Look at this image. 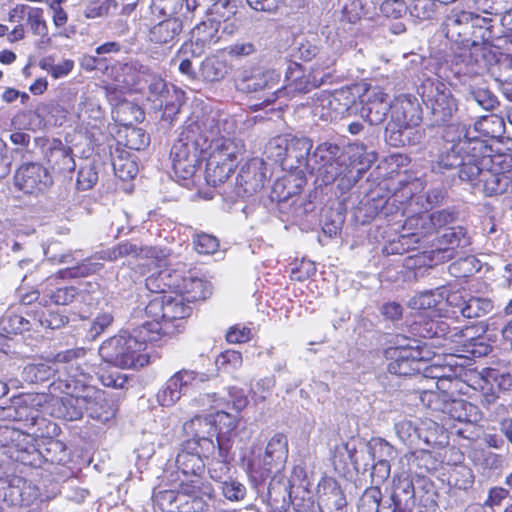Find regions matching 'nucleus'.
I'll return each instance as SVG.
<instances>
[{
	"instance_id": "1",
	"label": "nucleus",
	"mask_w": 512,
	"mask_h": 512,
	"mask_svg": "<svg viewBox=\"0 0 512 512\" xmlns=\"http://www.w3.org/2000/svg\"><path fill=\"white\" fill-rule=\"evenodd\" d=\"M456 219L457 214L454 211L445 209L409 216L402 226L403 233L391 241L385 250L391 254L403 255L412 248L411 244L423 241L429 244L437 260L449 261L457 255L458 249L470 244L465 228L449 227Z\"/></svg>"
},
{
	"instance_id": "2",
	"label": "nucleus",
	"mask_w": 512,
	"mask_h": 512,
	"mask_svg": "<svg viewBox=\"0 0 512 512\" xmlns=\"http://www.w3.org/2000/svg\"><path fill=\"white\" fill-rule=\"evenodd\" d=\"M208 148V138L197 121L185 124L174 140L169 157L175 176L182 180L192 179L202 165Z\"/></svg>"
},
{
	"instance_id": "3",
	"label": "nucleus",
	"mask_w": 512,
	"mask_h": 512,
	"mask_svg": "<svg viewBox=\"0 0 512 512\" xmlns=\"http://www.w3.org/2000/svg\"><path fill=\"white\" fill-rule=\"evenodd\" d=\"M355 97L359 98L362 115L371 125H379L386 119L389 94L380 85L365 80L335 91L329 106L343 113L355 103Z\"/></svg>"
},
{
	"instance_id": "4",
	"label": "nucleus",
	"mask_w": 512,
	"mask_h": 512,
	"mask_svg": "<svg viewBox=\"0 0 512 512\" xmlns=\"http://www.w3.org/2000/svg\"><path fill=\"white\" fill-rule=\"evenodd\" d=\"M206 158L205 180L217 187L224 184L235 172L239 158L245 152L243 141L220 136L211 141Z\"/></svg>"
},
{
	"instance_id": "5",
	"label": "nucleus",
	"mask_w": 512,
	"mask_h": 512,
	"mask_svg": "<svg viewBox=\"0 0 512 512\" xmlns=\"http://www.w3.org/2000/svg\"><path fill=\"white\" fill-rule=\"evenodd\" d=\"M281 74L275 69L249 67L240 70L234 78L237 91L263 99L261 104L253 105V110L262 109L273 104L282 96L284 89H279Z\"/></svg>"
},
{
	"instance_id": "6",
	"label": "nucleus",
	"mask_w": 512,
	"mask_h": 512,
	"mask_svg": "<svg viewBox=\"0 0 512 512\" xmlns=\"http://www.w3.org/2000/svg\"><path fill=\"white\" fill-rule=\"evenodd\" d=\"M312 148L313 141L305 136L286 134L270 142V149L273 150L271 156L280 163L283 170L295 174L301 181L305 180Z\"/></svg>"
},
{
	"instance_id": "7",
	"label": "nucleus",
	"mask_w": 512,
	"mask_h": 512,
	"mask_svg": "<svg viewBox=\"0 0 512 512\" xmlns=\"http://www.w3.org/2000/svg\"><path fill=\"white\" fill-rule=\"evenodd\" d=\"M389 111L390 120L386 127L389 141L394 146H403L404 131L413 129L422 122V108L414 95L400 94L390 102Z\"/></svg>"
},
{
	"instance_id": "8",
	"label": "nucleus",
	"mask_w": 512,
	"mask_h": 512,
	"mask_svg": "<svg viewBox=\"0 0 512 512\" xmlns=\"http://www.w3.org/2000/svg\"><path fill=\"white\" fill-rule=\"evenodd\" d=\"M101 359L121 369H135L149 363V356L142 352V343L132 336H113L99 347Z\"/></svg>"
},
{
	"instance_id": "9",
	"label": "nucleus",
	"mask_w": 512,
	"mask_h": 512,
	"mask_svg": "<svg viewBox=\"0 0 512 512\" xmlns=\"http://www.w3.org/2000/svg\"><path fill=\"white\" fill-rule=\"evenodd\" d=\"M507 155L492 154L482 156L484 167L479 182H475V190L486 196H497L512 193V168L506 162Z\"/></svg>"
},
{
	"instance_id": "10",
	"label": "nucleus",
	"mask_w": 512,
	"mask_h": 512,
	"mask_svg": "<svg viewBox=\"0 0 512 512\" xmlns=\"http://www.w3.org/2000/svg\"><path fill=\"white\" fill-rule=\"evenodd\" d=\"M418 92L438 125L447 124L458 111L457 100L450 88L439 79L423 80Z\"/></svg>"
},
{
	"instance_id": "11",
	"label": "nucleus",
	"mask_w": 512,
	"mask_h": 512,
	"mask_svg": "<svg viewBox=\"0 0 512 512\" xmlns=\"http://www.w3.org/2000/svg\"><path fill=\"white\" fill-rule=\"evenodd\" d=\"M226 2H215L210 8V17L197 24L190 33L189 41L181 45V52H192L202 55L206 49L220 41L219 29L222 20H228L221 9L225 8Z\"/></svg>"
},
{
	"instance_id": "12",
	"label": "nucleus",
	"mask_w": 512,
	"mask_h": 512,
	"mask_svg": "<svg viewBox=\"0 0 512 512\" xmlns=\"http://www.w3.org/2000/svg\"><path fill=\"white\" fill-rule=\"evenodd\" d=\"M334 63V60H332L323 69H320L319 64H315L310 69H306V67L300 63L290 61L285 72V84L279 87V89H284L282 96L288 94L289 91L308 93L319 88L332 76V73L326 70L331 68Z\"/></svg>"
},
{
	"instance_id": "13",
	"label": "nucleus",
	"mask_w": 512,
	"mask_h": 512,
	"mask_svg": "<svg viewBox=\"0 0 512 512\" xmlns=\"http://www.w3.org/2000/svg\"><path fill=\"white\" fill-rule=\"evenodd\" d=\"M33 438L29 435L28 441H22V445L10 451L9 457L24 466L38 468L44 462L51 464H63L68 457V449L66 445L57 439H49L47 442V454L42 452L32 443Z\"/></svg>"
},
{
	"instance_id": "14",
	"label": "nucleus",
	"mask_w": 512,
	"mask_h": 512,
	"mask_svg": "<svg viewBox=\"0 0 512 512\" xmlns=\"http://www.w3.org/2000/svg\"><path fill=\"white\" fill-rule=\"evenodd\" d=\"M390 374L407 377L419 374L426 362L420 346H391L384 350Z\"/></svg>"
},
{
	"instance_id": "15",
	"label": "nucleus",
	"mask_w": 512,
	"mask_h": 512,
	"mask_svg": "<svg viewBox=\"0 0 512 512\" xmlns=\"http://www.w3.org/2000/svg\"><path fill=\"white\" fill-rule=\"evenodd\" d=\"M14 185L28 195H39L49 190L53 178L48 168L40 162H24L16 169Z\"/></svg>"
},
{
	"instance_id": "16",
	"label": "nucleus",
	"mask_w": 512,
	"mask_h": 512,
	"mask_svg": "<svg viewBox=\"0 0 512 512\" xmlns=\"http://www.w3.org/2000/svg\"><path fill=\"white\" fill-rule=\"evenodd\" d=\"M148 317L163 319L170 324L188 318L192 314V307L183 296L177 294L157 295L149 300L145 307Z\"/></svg>"
},
{
	"instance_id": "17",
	"label": "nucleus",
	"mask_w": 512,
	"mask_h": 512,
	"mask_svg": "<svg viewBox=\"0 0 512 512\" xmlns=\"http://www.w3.org/2000/svg\"><path fill=\"white\" fill-rule=\"evenodd\" d=\"M485 329L482 325H467L463 328H453L451 343L455 350L465 354L466 357L478 358L486 356L492 350L485 340Z\"/></svg>"
},
{
	"instance_id": "18",
	"label": "nucleus",
	"mask_w": 512,
	"mask_h": 512,
	"mask_svg": "<svg viewBox=\"0 0 512 512\" xmlns=\"http://www.w3.org/2000/svg\"><path fill=\"white\" fill-rule=\"evenodd\" d=\"M215 452L216 445L209 441H203L202 445L183 441L176 456V467L179 472H206V461Z\"/></svg>"
},
{
	"instance_id": "19",
	"label": "nucleus",
	"mask_w": 512,
	"mask_h": 512,
	"mask_svg": "<svg viewBox=\"0 0 512 512\" xmlns=\"http://www.w3.org/2000/svg\"><path fill=\"white\" fill-rule=\"evenodd\" d=\"M82 398L86 401L85 410L92 419L106 423L115 418L118 411V403L104 390L92 385L83 384Z\"/></svg>"
},
{
	"instance_id": "20",
	"label": "nucleus",
	"mask_w": 512,
	"mask_h": 512,
	"mask_svg": "<svg viewBox=\"0 0 512 512\" xmlns=\"http://www.w3.org/2000/svg\"><path fill=\"white\" fill-rule=\"evenodd\" d=\"M43 157L53 173L72 177L76 167L73 149L64 144L61 139L47 140L43 148Z\"/></svg>"
},
{
	"instance_id": "21",
	"label": "nucleus",
	"mask_w": 512,
	"mask_h": 512,
	"mask_svg": "<svg viewBox=\"0 0 512 512\" xmlns=\"http://www.w3.org/2000/svg\"><path fill=\"white\" fill-rule=\"evenodd\" d=\"M26 16V26L33 36L39 37L41 43L49 44V26L45 17V11L39 6H29L27 4H16L8 12V21L15 22Z\"/></svg>"
},
{
	"instance_id": "22",
	"label": "nucleus",
	"mask_w": 512,
	"mask_h": 512,
	"mask_svg": "<svg viewBox=\"0 0 512 512\" xmlns=\"http://www.w3.org/2000/svg\"><path fill=\"white\" fill-rule=\"evenodd\" d=\"M321 512H347V499L340 483L333 477L323 476L317 485Z\"/></svg>"
},
{
	"instance_id": "23",
	"label": "nucleus",
	"mask_w": 512,
	"mask_h": 512,
	"mask_svg": "<svg viewBox=\"0 0 512 512\" xmlns=\"http://www.w3.org/2000/svg\"><path fill=\"white\" fill-rule=\"evenodd\" d=\"M182 478L180 479L178 489L165 490L160 492L163 499L168 500L170 503L180 501L183 495L201 493L206 496H212L214 489L213 485L206 479L205 472H180Z\"/></svg>"
},
{
	"instance_id": "24",
	"label": "nucleus",
	"mask_w": 512,
	"mask_h": 512,
	"mask_svg": "<svg viewBox=\"0 0 512 512\" xmlns=\"http://www.w3.org/2000/svg\"><path fill=\"white\" fill-rule=\"evenodd\" d=\"M481 146L482 141L477 138L459 139L452 143L449 148L439 153L437 159L432 163V171L444 173L457 168L462 163L463 154L470 152V150H477Z\"/></svg>"
},
{
	"instance_id": "25",
	"label": "nucleus",
	"mask_w": 512,
	"mask_h": 512,
	"mask_svg": "<svg viewBox=\"0 0 512 512\" xmlns=\"http://www.w3.org/2000/svg\"><path fill=\"white\" fill-rule=\"evenodd\" d=\"M197 373L193 370L181 369L170 376L156 394L157 402L162 407L175 405L182 396L183 389L196 380Z\"/></svg>"
},
{
	"instance_id": "26",
	"label": "nucleus",
	"mask_w": 512,
	"mask_h": 512,
	"mask_svg": "<svg viewBox=\"0 0 512 512\" xmlns=\"http://www.w3.org/2000/svg\"><path fill=\"white\" fill-rule=\"evenodd\" d=\"M212 284L204 277L198 276L187 265L182 263V278L177 290L178 296H183L190 304L205 301L212 295Z\"/></svg>"
},
{
	"instance_id": "27",
	"label": "nucleus",
	"mask_w": 512,
	"mask_h": 512,
	"mask_svg": "<svg viewBox=\"0 0 512 512\" xmlns=\"http://www.w3.org/2000/svg\"><path fill=\"white\" fill-rule=\"evenodd\" d=\"M211 417L212 428L216 433L215 444L220 446L222 451H226L227 447H232L233 439L238 435L243 417L222 409L211 413Z\"/></svg>"
},
{
	"instance_id": "28",
	"label": "nucleus",
	"mask_w": 512,
	"mask_h": 512,
	"mask_svg": "<svg viewBox=\"0 0 512 512\" xmlns=\"http://www.w3.org/2000/svg\"><path fill=\"white\" fill-rule=\"evenodd\" d=\"M411 332L420 338L432 339L443 338L451 342V329L446 321L441 319L440 315L417 313L416 318L410 325Z\"/></svg>"
},
{
	"instance_id": "29",
	"label": "nucleus",
	"mask_w": 512,
	"mask_h": 512,
	"mask_svg": "<svg viewBox=\"0 0 512 512\" xmlns=\"http://www.w3.org/2000/svg\"><path fill=\"white\" fill-rule=\"evenodd\" d=\"M421 400L431 410L441 411L453 420L458 422L471 421L467 413V408H472V405L462 399H442L440 402V395L438 392H423Z\"/></svg>"
},
{
	"instance_id": "30",
	"label": "nucleus",
	"mask_w": 512,
	"mask_h": 512,
	"mask_svg": "<svg viewBox=\"0 0 512 512\" xmlns=\"http://www.w3.org/2000/svg\"><path fill=\"white\" fill-rule=\"evenodd\" d=\"M182 278V263L175 267L168 265L156 273H152L145 279V286L151 292L158 295L177 294Z\"/></svg>"
},
{
	"instance_id": "31",
	"label": "nucleus",
	"mask_w": 512,
	"mask_h": 512,
	"mask_svg": "<svg viewBox=\"0 0 512 512\" xmlns=\"http://www.w3.org/2000/svg\"><path fill=\"white\" fill-rule=\"evenodd\" d=\"M82 396L83 384L81 387H77V385H75L73 393H67L66 395L54 400L51 415L66 421L81 419L86 407V401H84Z\"/></svg>"
},
{
	"instance_id": "32",
	"label": "nucleus",
	"mask_w": 512,
	"mask_h": 512,
	"mask_svg": "<svg viewBox=\"0 0 512 512\" xmlns=\"http://www.w3.org/2000/svg\"><path fill=\"white\" fill-rule=\"evenodd\" d=\"M482 141V146L479 149L470 150V152H466L463 154L462 163L459 167V178L462 181L468 182L472 188L475 190V182H479L480 174L484 169L482 165V156L483 155H492V148L486 145L484 140Z\"/></svg>"
},
{
	"instance_id": "33",
	"label": "nucleus",
	"mask_w": 512,
	"mask_h": 512,
	"mask_svg": "<svg viewBox=\"0 0 512 512\" xmlns=\"http://www.w3.org/2000/svg\"><path fill=\"white\" fill-rule=\"evenodd\" d=\"M114 138L117 149L142 151L150 144V135L144 129L129 124L118 127Z\"/></svg>"
},
{
	"instance_id": "34",
	"label": "nucleus",
	"mask_w": 512,
	"mask_h": 512,
	"mask_svg": "<svg viewBox=\"0 0 512 512\" xmlns=\"http://www.w3.org/2000/svg\"><path fill=\"white\" fill-rule=\"evenodd\" d=\"M469 390L472 397H478V402L483 408L489 409L499 399V393L495 390L491 380L484 375V369L480 372L471 371L468 373Z\"/></svg>"
},
{
	"instance_id": "35",
	"label": "nucleus",
	"mask_w": 512,
	"mask_h": 512,
	"mask_svg": "<svg viewBox=\"0 0 512 512\" xmlns=\"http://www.w3.org/2000/svg\"><path fill=\"white\" fill-rule=\"evenodd\" d=\"M150 320L145 321L138 330V336L142 343H153L161 340L164 337L172 336L180 332L179 324H170L155 317H150Z\"/></svg>"
},
{
	"instance_id": "36",
	"label": "nucleus",
	"mask_w": 512,
	"mask_h": 512,
	"mask_svg": "<svg viewBox=\"0 0 512 512\" xmlns=\"http://www.w3.org/2000/svg\"><path fill=\"white\" fill-rule=\"evenodd\" d=\"M414 484L408 476L395 475L392 480V491L390 495V508L391 511L397 510V507L401 509H412L409 505L408 500L413 503L414 499Z\"/></svg>"
},
{
	"instance_id": "37",
	"label": "nucleus",
	"mask_w": 512,
	"mask_h": 512,
	"mask_svg": "<svg viewBox=\"0 0 512 512\" xmlns=\"http://www.w3.org/2000/svg\"><path fill=\"white\" fill-rule=\"evenodd\" d=\"M182 28L179 18H166L149 29L148 39L156 45L171 44L181 33Z\"/></svg>"
},
{
	"instance_id": "38",
	"label": "nucleus",
	"mask_w": 512,
	"mask_h": 512,
	"mask_svg": "<svg viewBox=\"0 0 512 512\" xmlns=\"http://www.w3.org/2000/svg\"><path fill=\"white\" fill-rule=\"evenodd\" d=\"M211 414L195 415L183 424V430L188 438L185 441H194L201 444L203 441H209L212 445H216L215 441L208 436L212 428Z\"/></svg>"
},
{
	"instance_id": "39",
	"label": "nucleus",
	"mask_w": 512,
	"mask_h": 512,
	"mask_svg": "<svg viewBox=\"0 0 512 512\" xmlns=\"http://www.w3.org/2000/svg\"><path fill=\"white\" fill-rule=\"evenodd\" d=\"M411 249L407 252H414L404 258L403 266L409 270H419L424 267H432L440 260H437L436 254L431 252L429 244L421 241L419 243L411 244ZM404 252L403 254H405Z\"/></svg>"
},
{
	"instance_id": "40",
	"label": "nucleus",
	"mask_w": 512,
	"mask_h": 512,
	"mask_svg": "<svg viewBox=\"0 0 512 512\" xmlns=\"http://www.w3.org/2000/svg\"><path fill=\"white\" fill-rule=\"evenodd\" d=\"M230 70L226 58L222 54H212L204 58L199 67V75L204 81L222 80Z\"/></svg>"
},
{
	"instance_id": "41",
	"label": "nucleus",
	"mask_w": 512,
	"mask_h": 512,
	"mask_svg": "<svg viewBox=\"0 0 512 512\" xmlns=\"http://www.w3.org/2000/svg\"><path fill=\"white\" fill-rule=\"evenodd\" d=\"M197 0H152L154 12L166 18L192 13L197 8Z\"/></svg>"
},
{
	"instance_id": "42",
	"label": "nucleus",
	"mask_w": 512,
	"mask_h": 512,
	"mask_svg": "<svg viewBox=\"0 0 512 512\" xmlns=\"http://www.w3.org/2000/svg\"><path fill=\"white\" fill-rule=\"evenodd\" d=\"M436 388V392L440 395V402L442 399L458 398L462 395H467L469 398H472L469 392L468 374H466L465 380L456 376L440 377L436 382Z\"/></svg>"
},
{
	"instance_id": "43",
	"label": "nucleus",
	"mask_w": 512,
	"mask_h": 512,
	"mask_svg": "<svg viewBox=\"0 0 512 512\" xmlns=\"http://www.w3.org/2000/svg\"><path fill=\"white\" fill-rule=\"evenodd\" d=\"M185 100V92L174 85H170V89L157 101V106L162 110L163 118L173 120L180 112Z\"/></svg>"
},
{
	"instance_id": "44",
	"label": "nucleus",
	"mask_w": 512,
	"mask_h": 512,
	"mask_svg": "<svg viewBox=\"0 0 512 512\" xmlns=\"http://www.w3.org/2000/svg\"><path fill=\"white\" fill-rule=\"evenodd\" d=\"M357 448L349 442H342L334 447L331 462L334 470L339 474L345 475L349 472L350 466L358 464L356 458Z\"/></svg>"
},
{
	"instance_id": "45",
	"label": "nucleus",
	"mask_w": 512,
	"mask_h": 512,
	"mask_svg": "<svg viewBox=\"0 0 512 512\" xmlns=\"http://www.w3.org/2000/svg\"><path fill=\"white\" fill-rule=\"evenodd\" d=\"M111 157L114 173L120 180L128 181L137 175L138 167L129 151L115 148Z\"/></svg>"
},
{
	"instance_id": "46",
	"label": "nucleus",
	"mask_w": 512,
	"mask_h": 512,
	"mask_svg": "<svg viewBox=\"0 0 512 512\" xmlns=\"http://www.w3.org/2000/svg\"><path fill=\"white\" fill-rule=\"evenodd\" d=\"M263 457L281 470L288 457V441L284 434H275L267 443Z\"/></svg>"
},
{
	"instance_id": "47",
	"label": "nucleus",
	"mask_w": 512,
	"mask_h": 512,
	"mask_svg": "<svg viewBox=\"0 0 512 512\" xmlns=\"http://www.w3.org/2000/svg\"><path fill=\"white\" fill-rule=\"evenodd\" d=\"M86 355V350L84 348H72L65 351L58 352L54 361L56 363L68 364L69 371L68 374L71 377V381L78 383L80 380L77 377L82 376L83 380L86 379V374L80 367L79 360L83 359Z\"/></svg>"
},
{
	"instance_id": "48",
	"label": "nucleus",
	"mask_w": 512,
	"mask_h": 512,
	"mask_svg": "<svg viewBox=\"0 0 512 512\" xmlns=\"http://www.w3.org/2000/svg\"><path fill=\"white\" fill-rule=\"evenodd\" d=\"M231 449L227 447L222 451L220 446L216 445V452L207 460L208 473L214 481H222L230 472Z\"/></svg>"
},
{
	"instance_id": "49",
	"label": "nucleus",
	"mask_w": 512,
	"mask_h": 512,
	"mask_svg": "<svg viewBox=\"0 0 512 512\" xmlns=\"http://www.w3.org/2000/svg\"><path fill=\"white\" fill-rule=\"evenodd\" d=\"M474 129L480 136L496 139L500 138L505 130V123L502 117L496 114H489L480 117L474 124Z\"/></svg>"
},
{
	"instance_id": "50",
	"label": "nucleus",
	"mask_w": 512,
	"mask_h": 512,
	"mask_svg": "<svg viewBox=\"0 0 512 512\" xmlns=\"http://www.w3.org/2000/svg\"><path fill=\"white\" fill-rule=\"evenodd\" d=\"M442 298L433 291L421 292L414 296L411 300L413 308L417 309V313L440 315L443 310Z\"/></svg>"
},
{
	"instance_id": "51",
	"label": "nucleus",
	"mask_w": 512,
	"mask_h": 512,
	"mask_svg": "<svg viewBox=\"0 0 512 512\" xmlns=\"http://www.w3.org/2000/svg\"><path fill=\"white\" fill-rule=\"evenodd\" d=\"M188 497L184 502H179L176 505L178 512H207L211 504L217 500L215 489L212 491V496H206L201 493L187 494Z\"/></svg>"
},
{
	"instance_id": "52",
	"label": "nucleus",
	"mask_w": 512,
	"mask_h": 512,
	"mask_svg": "<svg viewBox=\"0 0 512 512\" xmlns=\"http://www.w3.org/2000/svg\"><path fill=\"white\" fill-rule=\"evenodd\" d=\"M278 471L280 470L274 467L272 463H268L263 456L253 457L248 463L249 476L256 484L264 483L273 472Z\"/></svg>"
},
{
	"instance_id": "53",
	"label": "nucleus",
	"mask_w": 512,
	"mask_h": 512,
	"mask_svg": "<svg viewBox=\"0 0 512 512\" xmlns=\"http://www.w3.org/2000/svg\"><path fill=\"white\" fill-rule=\"evenodd\" d=\"M75 63L72 59H64L55 64L52 55L45 56L39 60V67L49 73L52 78L60 79L68 76L74 69Z\"/></svg>"
},
{
	"instance_id": "54",
	"label": "nucleus",
	"mask_w": 512,
	"mask_h": 512,
	"mask_svg": "<svg viewBox=\"0 0 512 512\" xmlns=\"http://www.w3.org/2000/svg\"><path fill=\"white\" fill-rule=\"evenodd\" d=\"M480 16L478 14H475L473 12L469 11H455L453 10L451 14H449L444 22V27L446 30V37L453 38L454 35H461V32L456 30L457 27L462 25H467L474 20H479Z\"/></svg>"
},
{
	"instance_id": "55",
	"label": "nucleus",
	"mask_w": 512,
	"mask_h": 512,
	"mask_svg": "<svg viewBox=\"0 0 512 512\" xmlns=\"http://www.w3.org/2000/svg\"><path fill=\"white\" fill-rule=\"evenodd\" d=\"M29 440V434L22 430L7 424L0 425V446L7 448V453L14 451L15 448L22 445V441Z\"/></svg>"
},
{
	"instance_id": "56",
	"label": "nucleus",
	"mask_w": 512,
	"mask_h": 512,
	"mask_svg": "<svg viewBox=\"0 0 512 512\" xmlns=\"http://www.w3.org/2000/svg\"><path fill=\"white\" fill-rule=\"evenodd\" d=\"M96 375L103 386L113 389L125 388L129 380L126 374L120 373L108 365L100 366Z\"/></svg>"
},
{
	"instance_id": "57",
	"label": "nucleus",
	"mask_w": 512,
	"mask_h": 512,
	"mask_svg": "<svg viewBox=\"0 0 512 512\" xmlns=\"http://www.w3.org/2000/svg\"><path fill=\"white\" fill-rule=\"evenodd\" d=\"M493 309V303L489 299L480 297H470L463 307V316L465 318H478L486 315Z\"/></svg>"
},
{
	"instance_id": "58",
	"label": "nucleus",
	"mask_w": 512,
	"mask_h": 512,
	"mask_svg": "<svg viewBox=\"0 0 512 512\" xmlns=\"http://www.w3.org/2000/svg\"><path fill=\"white\" fill-rule=\"evenodd\" d=\"M338 153L339 146L329 142L320 143L314 151L315 157L318 158L317 162L319 163L320 168L324 169H327L336 163Z\"/></svg>"
},
{
	"instance_id": "59",
	"label": "nucleus",
	"mask_w": 512,
	"mask_h": 512,
	"mask_svg": "<svg viewBox=\"0 0 512 512\" xmlns=\"http://www.w3.org/2000/svg\"><path fill=\"white\" fill-rule=\"evenodd\" d=\"M382 498L383 495L379 486H369L362 494L358 509H362L363 512H380L379 507Z\"/></svg>"
},
{
	"instance_id": "60",
	"label": "nucleus",
	"mask_w": 512,
	"mask_h": 512,
	"mask_svg": "<svg viewBox=\"0 0 512 512\" xmlns=\"http://www.w3.org/2000/svg\"><path fill=\"white\" fill-rule=\"evenodd\" d=\"M316 273V265L308 259L296 260L290 272L292 281L304 282Z\"/></svg>"
},
{
	"instance_id": "61",
	"label": "nucleus",
	"mask_w": 512,
	"mask_h": 512,
	"mask_svg": "<svg viewBox=\"0 0 512 512\" xmlns=\"http://www.w3.org/2000/svg\"><path fill=\"white\" fill-rule=\"evenodd\" d=\"M193 246L199 254H214L219 248V240L211 234L201 232L194 236Z\"/></svg>"
},
{
	"instance_id": "62",
	"label": "nucleus",
	"mask_w": 512,
	"mask_h": 512,
	"mask_svg": "<svg viewBox=\"0 0 512 512\" xmlns=\"http://www.w3.org/2000/svg\"><path fill=\"white\" fill-rule=\"evenodd\" d=\"M95 272V267L90 262H81L72 267H68L65 269H60L57 271L56 276L61 279H72V278H80L91 275Z\"/></svg>"
},
{
	"instance_id": "63",
	"label": "nucleus",
	"mask_w": 512,
	"mask_h": 512,
	"mask_svg": "<svg viewBox=\"0 0 512 512\" xmlns=\"http://www.w3.org/2000/svg\"><path fill=\"white\" fill-rule=\"evenodd\" d=\"M228 400L226 407L232 409L235 414L241 415V412L248 406L249 400L244 390L237 387H230L228 390Z\"/></svg>"
},
{
	"instance_id": "64",
	"label": "nucleus",
	"mask_w": 512,
	"mask_h": 512,
	"mask_svg": "<svg viewBox=\"0 0 512 512\" xmlns=\"http://www.w3.org/2000/svg\"><path fill=\"white\" fill-rule=\"evenodd\" d=\"M434 2L433 0H413L410 14L419 20H430L436 12Z\"/></svg>"
}]
</instances>
